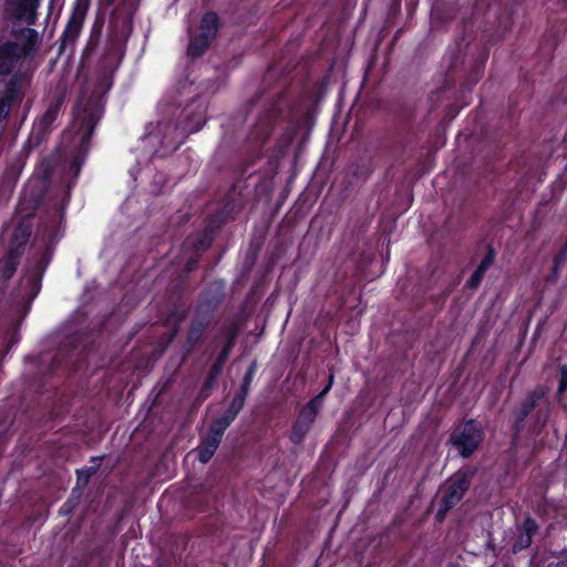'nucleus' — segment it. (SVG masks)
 Wrapping results in <instances>:
<instances>
[{
  "label": "nucleus",
  "mask_w": 567,
  "mask_h": 567,
  "mask_svg": "<svg viewBox=\"0 0 567 567\" xmlns=\"http://www.w3.org/2000/svg\"><path fill=\"white\" fill-rule=\"evenodd\" d=\"M454 507L445 502H443L442 499L440 501V506H439V509L435 514V519L441 523L445 519L447 513L453 509Z\"/></svg>",
  "instance_id": "nucleus-37"
},
{
  "label": "nucleus",
  "mask_w": 567,
  "mask_h": 567,
  "mask_svg": "<svg viewBox=\"0 0 567 567\" xmlns=\"http://www.w3.org/2000/svg\"><path fill=\"white\" fill-rule=\"evenodd\" d=\"M105 6L110 7V6H113L116 0H101Z\"/></svg>",
  "instance_id": "nucleus-44"
},
{
  "label": "nucleus",
  "mask_w": 567,
  "mask_h": 567,
  "mask_svg": "<svg viewBox=\"0 0 567 567\" xmlns=\"http://www.w3.org/2000/svg\"><path fill=\"white\" fill-rule=\"evenodd\" d=\"M220 28L221 21L216 11L209 10L203 14L199 22V33L215 40Z\"/></svg>",
  "instance_id": "nucleus-25"
},
{
  "label": "nucleus",
  "mask_w": 567,
  "mask_h": 567,
  "mask_svg": "<svg viewBox=\"0 0 567 567\" xmlns=\"http://www.w3.org/2000/svg\"><path fill=\"white\" fill-rule=\"evenodd\" d=\"M90 0H76L69 21L59 39L60 45L59 51L62 53L69 45L73 47L76 39L79 38L86 12L89 10Z\"/></svg>",
  "instance_id": "nucleus-11"
},
{
  "label": "nucleus",
  "mask_w": 567,
  "mask_h": 567,
  "mask_svg": "<svg viewBox=\"0 0 567 567\" xmlns=\"http://www.w3.org/2000/svg\"><path fill=\"white\" fill-rule=\"evenodd\" d=\"M476 473L477 468L473 465H464L458 468L446 480L441 499L455 507L468 492Z\"/></svg>",
  "instance_id": "nucleus-8"
},
{
  "label": "nucleus",
  "mask_w": 567,
  "mask_h": 567,
  "mask_svg": "<svg viewBox=\"0 0 567 567\" xmlns=\"http://www.w3.org/2000/svg\"><path fill=\"white\" fill-rule=\"evenodd\" d=\"M28 33L30 37H35L37 35V31L34 29H27Z\"/></svg>",
  "instance_id": "nucleus-45"
},
{
  "label": "nucleus",
  "mask_w": 567,
  "mask_h": 567,
  "mask_svg": "<svg viewBox=\"0 0 567 567\" xmlns=\"http://www.w3.org/2000/svg\"><path fill=\"white\" fill-rule=\"evenodd\" d=\"M547 389L544 385H536L528 391L525 398L513 409L512 432L514 437H518L525 429L526 420L532 415L530 429L539 434L547 426L551 408L549 402L539 406V403L546 399Z\"/></svg>",
  "instance_id": "nucleus-4"
},
{
  "label": "nucleus",
  "mask_w": 567,
  "mask_h": 567,
  "mask_svg": "<svg viewBox=\"0 0 567 567\" xmlns=\"http://www.w3.org/2000/svg\"><path fill=\"white\" fill-rule=\"evenodd\" d=\"M13 18L24 20L27 24L33 25L37 22L39 0H14Z\"/></svg>",
  "instance_id": "nucleus-21"
},
{
  "label": "nucleus",
  "mask_w": 567,
  "mask_h": 567,
  "mask_svg": "<svg viewBox=\"0 0 567 567\" xmlns=\"http://www.w3.org/2000/svg\"><path fill=\"white\" fill-rule=\"evenodd\" d=\"M58 360H59V359H58V355H56V357L54 358V364L56 365V368H59V365H60V364L58 363Z\"/></svg>",
  "instance_id": "nucleus-47"
},
{
  "label": "nucleus",
  "mask_w": 567,
  "mask_h": 567,
  "mask_svg": "<svg viewBox=\"0 0 567 567\" xmlns=\"http://www.w3.org/2000/svg\"><path fill=\"white\" fill-rule=\"evenodd\" d=\"M101 31H102V27L97 25V23H94V25L91 29L89 40H87V42L82 51V54H81V65L82 66H89L92 61V58L96 53L99 45H100Z\"/></svg>",
  "instance_id": "nucleus-23"
},
{
  "label": "nucleus",
  "mask_w": 567,
  "mask_h": 567,
  "mask_svg": "<svg viewBox=\"0 0 567 567\" xmlns=\"http://www.w3.org/2000/svg\"><path fill=\"white\" fill-rule=\"evenodd\" d=\"M221 373L213 370L212 368H209L207 374H206V378L210 379V380H214L217 382V379L218 377L220 375Z\"/></svg>",
  "instance_id": "nucleus-42"
},
{
  "label": "nucleus",
  "mask_w": 567,
  "mask_h": 567,
  "mask_svg": "<svg viewBox=\"0 0 567 567\" xmlns=\"http://www.w3.org/2000/svg\"><path fill=\"white\" fill-rule=\"evenodd\" d=\"M261 154L260 151L254 154L250 158L246 159L241 167V174H245L249 166L255 165L256 161L260 158Z\"/></svg>",
  "instance_id": "nucleus-40"
},
{
  "label": "nucleus",
  "mask_w": 567,
  "mask_h": 567,
  "mask_svg": "<svg viewBox=\"0 0 567 567\" xmlns=\"http://www.w3.org/2000/svg\"><path fill=\"white\" fill-rule=\"evenodd\" d=\"M104 456H92L91 462L95 463L92 466H84L82 468H78L75 471L76 475V486L72 489V495L79 493V496L82 495L83 489L87 486L91 477L97 473L101 466V462Z\"/></svg>",
  "instance_id": "nucleus-22"
},
{
  "label": "nucleus",
  "mask_w": 567,
  "mask_h": 567,
  "mask_svg": "<svg viewBox=\"0 0 567 567\" xmlns=\"http://www.w3.org/2000/svg\"><path fill=\"white\" fill-rule=\"evenodd\" d=\"M236 419L237 415L224 410L219 416L212 420L206 435L200 437L199 445L196 449L197 460L202 464H207L213 458L223 441L226 430Z\"/></svg>",
  "instance_id": "nucleus-6"
},
{
  "label": "nucleus",
  "mask_w": 567,
  "mask_h": 567,
  "mask_svg": "<svg viewBox=\"0 0 567 567\" xmlns=\"http://www.w3.org/2000/svg\"><path fill=\"white\" fill-rule=\"evenodd\" d=\"M484 439L482 422L471 417L453 423L447 444L455 449L462 458H470L480 449Z\"/></svg>",
  "instance_id": "nucleus-5"
},
{
  "label": "nucleus",
  "mask_w": 567,
  "mask_h": 567,
  "mask_svg": "<svg viewBox=\"0 0 567 567\" xmlns=\"http://www.w3.org/2000/svg\"><path fill=\"white\" fill-rule=\"evenodd\" d=\"M554 260L560 264V266H565L567 261V240L565 244L560 247L558 252L554 256Z\"/></svg>",
  "instance_id": "nucleus-38"
},
{
  "label": "nucleus",
  "mask_w": 567,
  "mask_h": 567,
  "mask_svg": "<svg viewBox=\"0 0 567 567\" xmlns=\"http://www.w3.org/2000/svg\"><path fill=\"white\" fill-rule=\"evenodd\" d=\"M284 96L277 95L259 114L251 137L262 147L269 140L277 122L284 116Z\"/></svg>",
  "instance_id": "nucleus-7"
},
{
  "label": "nucleus",
  "mask_w": 567,
  "mask_h": 567,
  "mask_svg": "<svg viewBox=\"0 0 567 567\" xmlns=\"http://www.w3.org/2000/svg\"><path fill=\"white\" fill-rule=\"evenodd\" d=\"M60 110V101L53 102L48 106L37 125L38 134L41 135V137H44L51 132L52 125L56 121Z\"/></svg>",
  "instance_id": "nucleus-24"
},
{
  "label": "nucleus",
  "mask_w": 567,
  "mask_h": 567,
  "mask_svg": "<svg viewBox=\"0 0 567 567\" xmlns=\"http://www.w3.org/2000/svg\"><path fill=\"white\" fill-rule=\"evenodd\" d=\"M539 526L532 516H526L517 527V537L512 545V553L518 554L529 548L533 544V537L538 533Z\"/></svg>",
  "instance_id": "nucleus-17"
},
{
  "label": "nucleus",
  "mask_w": 567,
  "mask_h": 567,
  "mask_svg": "<svg viewBox=\"0 0 567 567\" xmlns=\"http://www.w3.org/2000/svg\"><path fill=\"white\" fill-rule=\"evenodd\" d=\"M489 56V51L485 45L477 47L467 59H463L458 68V56H453L452 63L446 72L445 84L442 87V94L447 89L458 83L455 102L450 104L445 111V117L454 118L461 109L468 105L472 100V91L482 79L485 65Z\"/></svg>",
  "instance_id": "nucleus-2"
},
{
  "label": "nucleus",
  "mask_w": 567,
  "mask_h": 567,
  "mask_svg": "<svg viewBox=\"0 0 567 567\" xmlns=\"http://www.w3.org/2000/svg\"><path fill=\"white\" fill-rule=\"evenodd\" d=\"M559 380L556 391V400H561L567 391V364L558 365Z\"/></svg>",
  "instance_id": "nucleus-29"
},
{
  "label": "nucleus",
  "mask_w": 567,
  "mask_h": 567,
  "mask_svg": "<svg viewBox=\"0 0 567 567\" xmlns=\"http://www.w3.org/2000/svg\"><path fill=\"white\" fill-rule=\"evenodd\" d=\"M12 71V61L0 60V75H8Z\"/></svg>",
  "instance_id": "nucleus-41"
},
{
  "label": "nucleus",
  "mask_w": 567,
  "mask_h": 567,
  "mask_svg": "<svg viewBox=\"0 0 567 567\" xmlns=\"http://www.w3.org/2000/svg\"><path fill=\"white\" fill-rule=\"evenodd\" d=\"M213 41V39L206 37L204 33H198L194 37H190L187 47V55L193 60L203 56L209 49Z\"/></svg>",
  "instance_id": "nucleus-26"
},
{
  "label": "nucleus",
  "mask_w": 567,
  "mask_h": 567,
  "mask_svg": "<svg viewBox=\"0 0 567 567\" xmlns=\"http://www.w3.org/2000/svg\"><path fill=\"white\" fill-rule=\"evenodd\" d=\"M240 330L241 322L237 317H231L223 322L218 332L212 339L213 347L217 348L221 346L220 351L215 358L216 362L223 363L224 365L226 364L236 344Z\"/></svg>",
  "instance_id": "nucleus-9"
},
{
  "label": "nucleus",
  "mask_w": 567,
  "mask_h": 567,
  "mask_svg": "<svg viewBox=\"0 0 567 567\" xmlns=\"http://www.w3.org/2000/svg\"><path fill=\"white\" fill-rule=\"evenodd\" d=\"M7 100V97H0V120H4L9 115L11 105Z\"/></svg>",
  "instance_id": "nucleus-39"
},
{
  "label": "nucleus",
  "mask_w": 567,
  "mask_h": 567,
  "mask_svg": "<svg viewBox=\"0 0 567 567\" xmlns=\"http://www.w3.org/2000/svg\"><path fill=\"white\" fill-rule=\"evenodd\" d=\"M17 56V44L14 42L8 41L0 45V60L12 61Z\"/></svg>",
  "instance_id": "nucleus-31"
},
{
  "label": "nucleus",
  "mask_w": 567,
  "mask_h": 567,
  "mask_svg": "<svg viewBox=\"0 0 567 567\" xmlns=\"http://www.w3.org/2000/svg\"><path fill=\"white\" fill-rule=\"evenodd\" d=\"M215 240V228L206 225L203 230L188 235L182 246L185 254L202 255L207 251Z\"/></svg>",
  "instance_id": "nucleus-16"
},
{
  "label": "nucleus",
  "mask_w": 567,
  "mask_h": 567,
  "mask_svg": "<svg viewBox=\"0 0 567 567\" xmlns=\"http://www.w3.org/2000/svg\"><path fill=\"white\" fill-rule=\"evenodd\" d=\"M115 48H107L100 61V75L90 96L81 95L74 106L73 115L84 130V144L92 138L95 127L103 117L106 94L114 84V74L121 62Z\"/></svg>",
  "instance_id": "nucleus-1"
},
{
  "label": "nucleus",
  "mask_w": 567,
  "mask_h": 567,
  "mask_svg": "<svg viewBox=\"0 0 567 567\" xmlns=\"http://www.w3.org/2000/svg\"><path fill=\"white\" fill-rule=\"evenodd\" d=\"M27 286H28V293H29V297L31 299H34L40 290H41V286H42V277H39V275H28V278H27Z\"/></svg>",
  "instance_id": "nucleus-30"
},
{
  "label": "nucleus",
  "mask_w": 567,
  "mask_h": 567,
  "mask_svg": "<svg viewBox=\"0 0 567 567\" xmlns=\"http://www.w3.org/2000/svg\"><path fill=\"white\" fill-rule=\"evenodd\" d=\"M333 382H334V374H333V372H330L326 386L317 395H315L312 399H310L301 409L317 417L319 410L324 401V398L330 392V390L333 385Z\"/></svg>",
  "instance_id": "nucleus-27"
},
{
  "label": "nucleus",
  "mask_w": 567,
  "mask_h": 567,
  "mask_svg": "<svg viewBox=\"0 0 567 567\" xmlns=\"http://www.w3.org/2000/svg\"><path fill=\"white\" fill-rule=\"evenodd\" d=\"M224 367H225V365H224L223 363L216 362L215 360H214V362H213V363H212V365H210V368H212L213 370H215V371H217V372H219V373H221V372H223Z\"/></svg>",
  "instance_id": "nucleus-43"
},
{
  "label": "nucleus",
  "mask_w": 567,
  "mask_h": 567,
  "mask_svg": "<svg viewBox=\"0 0 567 567\" xmlns=\"http://www.w3.org/2000/svg\"><path fill=\"white\" fill-rule=\"evenodd\" d=\"M58 233V227L51 229L44 246L34 252L32 257V266L29 269L30 275H39V277L43 278L44 272L52 261L55 245L59 241Z\"/></svg>",
  "instance_id": "nucleus-13"
},
{
  "label": "nucleus",
  "mask_w": 567,
  "mask_h": 567,
  "mask_svg": "<svg viewBox=\"0 0 567 567\" xmlns=\"http://www.w3.org/2000/svg\"><path fill=\"white\" fill-rule=\"evenodd\" d=\"M258 370V362L256 360L251 361L248 365L243 380L239 384V388L233 395L228 406L225 409L235 415H239L243 409L246 405L247 398L251 391V384L255 379L256 372Z\"/></svg>",
  "instance_id": "nucleus-15"
},
{
  "label": "nucleus",
  "mask_w": 567,
  "mask_h": 567,
  "mask_svg": "<svg viewBox=\"0 0 567 567\" xmlns=\"http://www.w3.org/2000/svg\"><path fill=\"white\" fill-rule=\"evenodd\" d=\"M176 333H177V328H175V329L173 330L171 338H174V337L176 336Z\"/></svg>",
  "instance_id": "nucleus-46"
},
{
  "label": "nucleus",
  "mask_w": 567,
  "mask_h": 567,
  "mask_svg": "<svg viewBox=\"0 0 567 567\" xmlns=\"http://www.w3.org/2000/svg\"><path fill=\"white\" fill-rule=\"evenodd\" d=\"M215 384H216V381L210 380L205 377V380L199 390V394H198L199 399L206 400L207 398H209Z\"/></svg>",
  "instance_id": "nucleus-35"
},
{
  "label": "nucleus",
  "mask_w": 567,
  "mask_h": 567,
  "mask_svg": "<svg viewBox=\"0 0 567 567\" xmlns=\"http://www.w3.org/2000/svg\"><path fill=\"white\" fill-rule=\"evenodd\" d=\"M564 268V266H560V264H558L557 261H555L553 259V266H551V269H550V272L547 275L546 277V282L547 284H556L560 277V272H561V269Z\"/></svg>",
  "instance_id": "nucleus-34"
},
{
  "label": "nucleus",
  "mask_w": 567,
  "mask_h": 567,
  "mask_svg": "<svg viewBox=\"0 0 567 567\" xmlns=\"http://www.w3.org/2000/svg\"><path fill=\"white\" fill-rule=\"evenodd\" d=\"M29 235L21 241H18L17 236L9 243L8 250L4 255L2 266L0 268V276L4 282H8L17 272L21 258L24 254V248Z\"/></svg>",
  "instance_id": "nucleus-14"
},
{
  "label": "nucleus",
  "mask_w": 567,
  "mask_h": 567,
  "mask_svg": "<svg viewBox=\"0 0 567 567\" xmlns=\"http://www.w3.org/2000/svg\"><path fill=\"white\" fill-rule=\"evenodd\" d=\"M495 259H496V250L492 244H487L485 256L480 261V264L477 265L476 269L473 271L471 277L467 279L465 287L471 290H476L480 287L486 271L495 262Z\"/></svg>",
  "instance_id": "nucleus-19"
},
{
  "label": "nucleus",
  "mask_w": 567,
  "mask_h": 567,
  "mask_svg": "<svg viewBox=\"0 0 567 567\" xmlns=\"http://www.w3.org/2000/svg\"><path fill=\"white\" fill-rule=\"evenodd\" d=\"M392 116L395 134L406 143L412 141L417 134L414 103L398 102L392 109Z\"/></svg>",
  "instance_id": "nucleus-10"
},
{
  "label": "nucleus",
  "mask_w": 567,
  "mask_h": 567,
  "mask_svg": "<svg viewBox=\"0 0 567 567\" xmlns=\"http://www.w3.org/2000/svg\"><path fill=\"white\" fill-rule=\"evenodd\" d=\"M137 0H122V2L117 6L115 11H123L125 10V18L124 22L127 25L132 24L134 14L137 10Z\"/></svg>",
  "instance_id": "nucleus-28"
},
{
  "label": "nucleus",
  "mask_w": 567,
  "mask_h": 567,
  "mask_svg": "<svg viewBox=\"0 0 567 567\" xmlns=\"http://www.w3.org/2000/svg\"><path fill=\"white\" fill-rule=\"evenodd\" d=\"M18 94V83L14 80H11L4 89V93L1 97H7L8 103L12 105L16 96Z\"/></svg>",
  "instance_id": "nucleus-33"
},
{
  "label": "nucleus",
  "mask_w": 567,
  "mask_h": 567,
  "mask_svg": "<svg viewBox=\"0 0 567 567\" xmlns=\"http://www.w3.org/2000/svg\"><path fill=\"white\" fill-rule=\"evenodd\" d=\"M315 421L316 416L300 409L289 433L290 442L295 445L301 444L310 432Z\"/></svg>",
  "instance_id": "nucleus-18"
},
{
  "label": "nucleus",
  "mask_w": 567,
  "mask_h": 567,
  "mask_svg": "<svg viewBox=\"0 0 567 567\" xmlns=\"http://www.w3.org/2000/svg\"><path fill=\"white\" fill-rule=\"evenodd\" d=\"M200 258L202 257L198 254L197 255L190 254L184 265V272H186V274L193 272L197 268Z\"/></svg>",
  "instance_id": "nucleus-36"
},
{
  "label": "nucleus",
  "mask_w": 567,
  "mask_h": 567,
  "mask_svg": "<svg viewBox=\"0 0 567 567\" xmlns=\"http://www.w3.org/2000/svg\"><path fill=\"white\" fill-rule=\"evenodd\" d=\"M224 298V287L217 282L210 285L204 291L186 329L185 340L182 346L184 358L189 357L202 347Z\"/></svg>",
  "instance_id": "nucleus-3"
},
{
  "label": "nucleus",
  "mask_w": 567,
  "mask_h": 567,
  "mask_svg": "<svg viewBox=\"0 0 567 567\" xmlns=\"http://www.w3.org/2000/svg\"><path fill=\"white\" fill-rule=\"evenodd\" d=\"M72 130L74 131V134L79 136V147L78 152L71 159L69 168L73 173L74 178H76L89 152L91 138L84 144V130L81 127L80 121L73 120Z\"/></svg>",
  "instance_id": "nucleus-20"
},
{
  "label": "nucleus",
  "mask_w": 567,
  "mask_h": 567,
  "mask_svg": "<svg viewBox=\"0 0 567 567\" xmlns=\"http://www.w3.org/2000/svg\"><path fill=\"white\" fill-rule=\"evenodd\" d=\"M207 121V105L199 100H194L182 111L177 123V130L185 135L197 133Z\"/></svg>",
  "instance_id": "nucleus-12"
},
{
  "label": "nucleus",
  "mask_w": 567,
  "mask_h": 567,
  "mask_svg": "<svg viewBox=\"0 0 567 567\" xmlns=\"http://www.w3.org/2000/svg\"><path fill=\"white\" fill-rule=\"evenodd\" d=\"M13 343H14V340H13V339H10L9 347H8V348H10Z\"/></svg>",
  "instance_id": "nucleus-48"
},
{
  "label": "nucleus",
  "mask_w": 567,
  "mask_h": 567,
  "mask_svg": "<svg viewBox=\"0 0 567 567\" xmlns=\"http://www.w3.org/2000/svg\"><path fill=\"white\" fill-rule=\"evenodd\" d=\"M80 497L81 496H79V493H75L74 495L71 494V496L60 507L59 514L62 516L71 514L78 506Z\"/></svg>",
  "instance_id": "nucleus-32"
}]
</instances>
